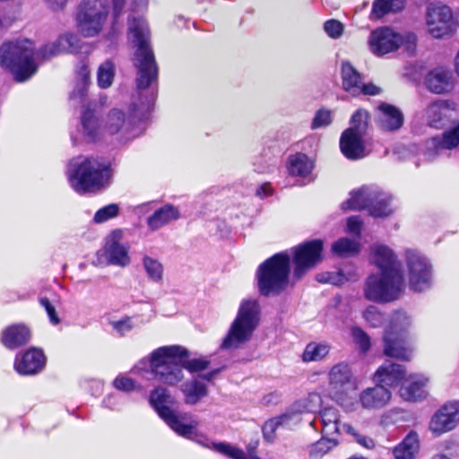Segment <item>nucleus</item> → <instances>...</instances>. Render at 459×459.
I'll use <instances>...</instances> for the list:
<instances>
[{
    "instance_id": "f257e3e1",
    "label": "nucleus",
    "mask_w": 459,
    "mask_h": 459,
    "mask_svg": "<svg viewBox=\"0 0 459 459\" xmlns=\"http://www.w3.org/2000/svg\"><path fill=\"white\" fill-rule=\"evenodd\" d=\"M128 30L135 48L134 64L137 68L135 81L139 100L132 102L127 116L121 109H111L104 126L107 134H119L125 140L142 134V124L148 119L154 105L159 74V67L150 46V31L146 22L142 18H129Z\"/></svg>"
},
{
    "instance_id": "f03ea898",
    "label": "nucleus",
    "mask_w": 459,
    "mask_h": 459,
    "mask_svg": "<svg viewBox=\"0 0 459 459\" xmlns=\"http://www.w3.org/2000/svg\"><path fill=\"white\" fill-rule=\"evenodd\" d=\"M70 185L79 194L98 191L109 184L112 169L109 162L95 158L77 157L67 169Z\"/></svg>"
},
{
    "instance_id": "7ed1b4c3",
    "label": "nucleus",
    "mask_w": 459,
    "mask_h": 459,
    "mask_svg": "<svg viewBox=\"0 0 459 459\" xmlns=\"http://www.w3.org/2000/svg\"><path fill=\"white\" fill-rule=\"evenodd\" d=\"M290 256L286 252L273 255L264 261L257 268L255 278L261 296H279L289 286Z\"/></svg>"
},
{
    "instance_id": "20e7f679",
    "label": "nucleus",
    "mask_w": 459,
    "mask_h": 459,
    "mask_svg": "<svg viewBox=\"0 0 459 459\" xmlns=\"http://www.w3.org/2000/svg\"><path fill=\"white\" fill-rule=\"evenodd\" d=\"M261 307L257 299H244L238 307L237 316L223 338L221 350H237L248 342L258 327Z\"/></svg>"
},
{
    "instance_id": "39448f33",
    "label": "nucleus",
    "mask_w": 459,
    "mask_h": 459,
    "mask_svg": "<svg viewBox=\"0 0 459 459\" xmlns=\"http://www.w3.org/2000/svg\"><path fill=\"white\" fill-rule=\"evenodd\" d=\"M189 351L181 346H163L154 350L150 356V368L153 378L169 385H175L184 378L181 360Z\"/></svg>"
},
{
    "instance_id": "423d86ee",
    "label": "nucleus",
    "mask_w": 459,
    "mask_h": 459,
    "mask_svg": "<svg viewBox=\"0 0 459 459\" xmlns=\"http://www.w3.org/2000/svg\"><path fill=\"white\" fill-rule=\"evenodd\" d=\"M33 56L31 42L28 39L6 41L0 47V65L8 69L20 82L37 72Z\"/></svg>"
},
{
    "instance_id": "0eeeda50",
    "label": "nucleus",
    "mask_w": 459,
    "mask_h": 459,
    "mask_svg": "<svg viewBox=\"0 0 459 459\" xmlns=\"http://www.w3.org/2000/svg\"><path fill=\"white\" fill-rule=\"evenodd\" d=\"M173 398L169 391L161 386L156 387L150 394V403L158 412L159 416L179 436L186 438H192L196 435V426L198 421L191 420L190 423H186L191 419L187 413H177L169 404L172 403Z\"/></svg>"
},
{
    "instance_id": "6e6552de",
    "label": "nucleus",
    "mask_w": 459,
    "mask_h": 459,
    "mask_svg": "<svg viewBox=\"0 0 459 459\" xmlns=\"http://www.w3.org/2000/svg\"><path fill=\"white\" fill-rule=\"evenodd\" d=\"M390 195L380 191L377 186H362L351 193V197L342 204V209H368L373 217H386L393 212Z\"/></svg>"
},
{
    "instance_id": "1a4fd4ad",
    "label": "nucleus",
    "mask_w": 459,
    "mask_h": 459,
    "mask_svg": "<svg viewBox=\"0 0 459 459\" xmlns=\"http://www.w3.org/2000/svg\"><path fill=\"white\" fill-rule=\"evenodd\" d=\"M404 288L403 274L373 273L366 280L364 296L370 301L386 303L399 299Z\"/></svg>"
},
{
    "instance_id": "9d476101",
    "label": "nucleus",
    "mask_w": 459,
    "mask_h": 459,
    "mask_svg": "<svg viewBox=\"0 0 459 459\" xmlns=\"http://www.w3.org/2000/svg\"><path fill=\"white\" fill-rule=\"evenodd\" d=\"M368 113L357 110L351 119V127L344 130L340 138V149L349 160H359L367 156L363 137L368 130Z\"/></svg>"
},
{
    "instance_id": "9b49d317",
    "label": "nucleus",
    "mask_w": 459,
    "mask_h": 459,
    "mask_svg": "<svg viewBox=\"0 0 459 459\" xmlns=\"http://www.w3.org/2000/svg\"><path fill=\"white\" fill-rule=\"evenodd\" d=\"M108 13L107 0H83L77 14L80 32L84 37H94L99 34Z\"/></svg>"
},
{
    "instance_id": "f8f14e48",
    "label": "nucleus",
    "mask_w": 459,
    "mask_h": 459,
    "mask_svg": "<svg viewBox=\"0 0 459 459\" xmlns=\"http://www.w3.org/2000/svg\"><path fill=\"white\" fill-rule=\"evenodd\" d=\"M405 262L410 289L414 292L429 290L433 283V270L429 260L420 252L408 249L405 252Z\"/></svg>"
},
{
    "instance_id": "ddd939ff",
    "label": "nucleus",
    "mask_w": 459,
    "mask_h": 459,
    "mask_svg": "<svg viewBox=\"0 0 459 459\" xmlns=\"http://www.w3.org/2000/svg\"><path fill=\"white\" fill-rule=\"evenodd\" d=\"M415 41L413 33L402 35L389 27H381L370 33L368 44L372 53L381 56L398 49L404 43L415 45Z\"/></svg>"
},
{
    "instance_id": "4468645a",
    "label": "nucleus",
    "mask_w": 459,
    "mask_h": 459,
    "mask_svg": "<svg viewBox=\"0 0 459 459\" xmlns=\"http://www.w3.org/2000/svg\"><path fill=\"white\" fill-rule=\"evenodd\" d=\"M323 241L313 239L306 241L294 248L293 277L301 279L306 273L317 264L322 259Z\"/></svg>"
},
{
    "instance_id": "2eb2a0df",
    "label": "nucleus",
    "mask_w": 459,
    "mask_h": 459,
    "mask_svg": "<svg viewBox=\"0 0 459 459\" xmlns=\"http://www.w3.org/2000/svg\"><path fill=\"white\" fill-rule=\"evenodd\" d=\"M356 380L351 367L345 362L334 365L329 372V385L333 399L343 405L349 391L355 387Z\"/></svg>"
},
{
    "instance_id": "dca6fc26",
    "label": "nucleus",
    "mask_w": 459,
    "mask_h": 459,
    "mask_svg": "<svg viewBox=\"0 0 459 459\" xmlns=\"http://www.w3.org/2000/svg\"><path fill=\"white\" fill-rule=\"evenodd\" d=\"M452 11L447 5L430 4L427 12V25L434 38H442L451 30Z\"/></svg>"
},
{
    "instance_id": "f3484780",
    "label": "nucleus",
    "mask_w": 459,
    "mask_h": 459,
    "mask_svg": "<svg viewBox=\"0 0 459 459\" xmlns=\"http://www.w3.org/2000/svg\"><path fill=\"white\" fill-rule=\"evenodd\" d=\"M459 422V402L454 401L443 405L431 418L429 429L440 435L454 429Z\"/></svg>"
},
{
    "instance_id": "a211bd4d",
    "label": "nucleus",
    "mask_w": 459,
    "mask_h": 459,
    "mask_svg": "<svg viewBox=\"0 0 459 459\" xmlns=\"http://www.w3.org/2000/svg\"><path fill=\"white\" fill-rule=\"evenodd\" d=\"M46 359L42 350L31 347L25 352L16 355L14 369L20 375H36L45 368Z\"/></svg>"
},
{
    "instance_id": "6ab92c4d",
    "label": "nucleus",
    "mask_w": 459,
    "mask_h": 459,
    "mask_svg": "<svg viewBox=\"0 0 459 459\" xmlns=\"http://www.w3.org/2000/svg\"><path fill=\"white\" fill-rule=\"evenodd\" d=\"M412 349L409 343V336L403 333L394 334L385 332L384 335V353L397 359L408 361L411 358Z\"/></svg>"
},
{
    "instance_id": "aec40b11",
    "label": "nucleus",
    "mask_w": 459,
    "mask_h": 459,
    "mask_svg": "<svg viewBox=\"0 0 459 459\" xmlns=\"http://www.w3.org/2000/svg\"><path fill=\"white\" fill-rule=\"evenodd\" d=\"M372 263L379 269L380 273L403 274L400 263L394 251L385 245H374L371 247Z\"/></svg>"
},
{
    "instance_id": "412c9836",
    "label": "nucleus",
    "mask_w": 459,
    "mask_h": 459,
    "mask_svg": "<svg viewBox=\"0 0 459 459\" xmlns=\"http://www.w3.org/2000/svg\"><path fill=\"white\" fill-rule=\"evenodd\" d=\"M426 87L433 93L443 94L454 88L453 73L443 66L437 67L428 73L425 77Z\"/></svg>"
},
{
    "instance_id": "4be33fe9",
    "label": "nucleus",
    "mask_w": 459,
    "mask_h": 459,
    "mask_svg": "<svg viewBox=\"0 0 459 459\" xmlns=\"http://www.w3.org/2000/svg\"><path fill=\"white\" fill-rule=\"evenodd\" d=\"M403 366L391 360L385 361L374 374V381L384 386L398 385L405 377Z\"/></svg>"
},
{
    "instance_id": "5701e85b",
    "label": "nucleus",
    "mask_w": 459,
    "mask_h": 459,
    "mask_svg": "<svg viewBox=\"0 0 459 459\" xmlns=\"http://www.w3.org/2000/svg\"><path fill=\"white\" fill-rule=\"evenodd\" d=\"M377 122L378 126L387 132L396 131L403 124V115L402 111L388 103H381L377 107Z\"/></svg>"
},
{
    "instance_id": "b1692460",
    "label": "nucleus",
    "mask_w": 459,
    "mask_h": 459,
    "mask_svg": "<svg viewBox=\"0 0 459 459\" xmlns=\"http://www.w3.org/2000/svg\"><path fill=\"white\" fill-rule=\"evenodd\" d=\"M391 399V392L384 385L377 384L368 387L359 394V403L364 409L377 410L387 404Z\"/></svg>"
},
{
    "instance_id": "393cba45",
    "label": "nucleus",
    "mask_w": 459,
    "mask_h": 459,
    "mask_svg": "<svg viewBox=\"0 0 459 459\" xmlns=\"http://www.w3.org/2000/svg\"><path fill=\"white\" fill-rule=\"evenodd\" d=\"M75 41L76 37L72 34L61 36L55 42L41 47L37 52V56L43 60H48L62 53L75 52L78 48L77 46H74Z\"/></svg>"
},
{
    "instance_id": "a878e982",
    "label": "nucleus",
    "mask_w": 459,
    "mask_h": 459,
    "mask_svg": "<svg viewBox=\"0 0 459 459\" xmlns=\"http://www.w3.org/2000/svg\"><path fill=\"white\" fill-rule=\"evenodd\" d=\"M120 238L119 231H114L108 238L105 246V255L110 264L126 266L130 263L128 249L118 242Z\"/></svg>"
},
{
    "instance_id": "bb28decb",
    "label": "nucleus",
    "mask_w": 459,
    "mask_h": 459,
    "mask_svg": "<svg viewBox=\"0 0 459 459\" xmlns=\"http://www.w3.org/2000/svg\"><path fill=\"white\" fill-rule=\"evenodd\" d=\"M459 144V124L450 130L445 131L442 137L435 136L427 142V154L429 157L437 155L442 150H451Z\"/></svg>"
},
{
    "instance_id": "cd10ccee",
    "label": "nucleus",
    "mask_w": 459,
    "mask_h": 459,
    "mask_svg": "<svg viewBox=\"0 0 459 459\" xmlns=\"http://www.w3.org/2000/svg\"><path fill=\"white\" fill-rule=\"evenodd\" d=\"M428 379L423 376L413 375L405 379L400 388L401 397L409 402L422 400L427 395L425 389Z\"/></svg>"
},
{
    "instance_id": "c85d7f7f",
    "label": "nucleus",
    "mask_w": 459,
    "mask_h": 459,
    "mask_svg": "<svg viewBox=\"0 0 459 459\" xmlns=\"http://www.w3.org/2000/svg\"><path fill=\"white\" fill-rule=\"evenodd\" d=\"M30 339V332L23 325H13L5 328L2 333L1 342L10 350H14L25 345Z\"/></svg>"
},
{
    "instance_id": "c756f323",
    "label": "nucleus",
    "mask_w": 459,
    "mask_h": 459,
    "mask_svg": "<svg viewBox=\"0 0 459 459\" xmlns=\"http://www.w3.org/2000/svg\"><path fill=\"white\" fill-rule=\"evenodd\" d=\"M178 218V209L172 204H166L148 217L147 225L152 230H157Z\"/></svg>"
},
{
    "instance_id": "7c9ffc66",
    "label": "nucleus",
    "mask_w": 459,
    "mask_h": 459,
    "mask_svg": "<svg viewBox=\"0 0 459 459\" xmlns=\"http://www.w3.org/2000/svg\"><path fill=\"white\" fill-rule=\"evenodd\" d=\"M342 88L352 96L359 95L360 74L349 61H342L341 66Z\"/></svg>"
},
{
    "instance_id": "2f4dec72",
    "label": "nucleus",
    "mask_w": 459,
    "mask_h": 459,
    "mask_svg": "<svg viewBox=\"0 0 459 459\" xmlns=\"http://www.w3.org/2000/svg\"><path fill=\"white\" fill-rule=\"evenodd\" d=\"M81 123L88 141L95 142L100 138V127L99 118L95 115L94 110L91 108L90 105L83 107Z\"/></svg>"
},
{
    "instance_id": "473e14b6",
    "label": "nucleus",
    "mask_w": 459,
    "mask_h": 459,
    "mask_svg": "<svg viewBox=\"0 0 459 459\" xmlns=\"http://www.w3.org/2000/svg\"><path fill=\"white\" fill-rule=\"evenodd\" d=\"M181 391L185 396V403L190 405L196 404L208 395L206 385L197 379L185 382L181 385Z\"/></svg>"
},
{
    "instance_id": "72a5a7b5",
    "label": "nucleus",
    "mask_w": 459,
    "mask_h": 459,
    "mask_svg": "<svg viewBox=\"0 0 459 459\" xmlns=\"http://www.w3.org/2000/svg\"><path fill=\"white\" fill-rule=\"evenodd\" d=\"M420 448L419 436L416 432L411 431L403 442L394 449V459H414Z\"/></svg>"
},
{
    "instance_id": "f704fd0d",
    "label": "nucleus",
    "mask_w": 459,
    "mask_h": 459,
    "mask_svg": "<svg viewBox=\"0 0 459 459\" xmlns=\"http://www.w3.org/2000/svg\"><path fill=\"white\" fill-rule=\"evenodd\" d=\"M319 417L323 425V433L325 436L341 433V421L339 419V411L333 407H325L320 413Z\"/></svg>"
},
{
    "instance_id": "c9c22d12",
    "label": "nucleus",
    "mask_w": 459,
    "mask_h": 459,
    "mask_svg": "<svg viewBox=\"0 0 459 459\" xmlns=\"http://www.w3.org/2000/svg\"><path fill=\"white\" fill-rule=\"evenodd\" d=\"M256 445L257 443H255L254 446L249 445L247 446L248 455H246L243 450L223 442L212 443V447L216 452L227 455L232 459H260L259 457L253 455Z\"/></svg>"
},
{
    "instance_id": "e433bc0d",
    "label": "nucleus",
    "mask_w": 459,
    "mask_h": 459,
    "mask_svg": "<svg viewBox=\"0 0 459 459\" xmlns=\"http://www.w3.org/2000/svg\"><path fill=\"white\" fill-rule=\"evenodd\" d=\"M289 171L293 176L306 177L313 169V162L304 153H297L289 158Z\"/></svg>"
},
{
    "instance_id": "4c0bfd02",
    "label": "nucleus",
    "mask_w": 459,
    "mask_h": 459,
    "mask_svg": "<svg viewBox=\"0 0 459 459\" xmlns=\"http://www.w3.org/2000/svg\"><path fill=\"white\" fill-rule=\"evenodd\" d=\"M403 6L404 0H375L372 6L371 16L379 19L389 13L401 11Z\"/></svg>"
},
{
    "instance_id": "58836bf2",
    "label": "nucleus",
    "mask_w": 459,
    "mask_h": 459,
    "mask_svg": "<svg viewBox=\"0 0 459 459\" xmlns=\"http://www.w3.org/2000/svg\"><path fill=\"white\" fill-rule=\"evenodd\" d=\"M411 325V317L404 311H396L393 314L390 325L385 332H393L394 334L403 333L408 335V329Z\"/></svg>"
},
{
    "instance_id": "ea45409f",
    "label": "nucleus",
    "mask_w": 459,
    "mask_h": 459,
    "mask_svg": "<svg viewBox=\"0 0 459 459\" xmlns=\"http://www.w3.org/2000/svg\"><path fill=\"white\" fill-rule=\"evenodd\" d=\"M143 266L150 281L159 283L163 279V265L157 259L144 255L143 257Z\"/></svg>"
},
{
    "instance_id": "a19ab883",
    "label": "nucleus",
    "mask_w": 459,
    "mask_h": 459,
    "mask_svg": "<svg viewBox=\"0 0 459 459\" xmlns=\"http://www.w3.org/2000/svg\"><path fill=\"white\" fill-rule=\"evenodd\" d=\"M115 76V65L111 60H106L98 69L97 80L98 85L101 89H107L111 86Z\"/></svg>"
},
{
    "instance_id": "79ce46f5",
    "label": "nucleus",
    "mask_w": 459,
    "mask_h": 459,
    "mask_svg": "<svg viewBox=\"0 0 459 459\" xmlns=\"http://www.w3.org/2000/svg\"><path fill=\"white\" fill-rule=\"evenodd\" d=\"M446 108L443 101L430 104L427 109V118L429 125L435 128H439L446 117Z\"/></svg>"
},
{
    "instance_id": "37998d69",
    "label": "nucleus",
    "mask_w": 459,
    "mask_h": 459,
    "mask_svg": "<svg viewBox=\"0 0 459 459\" xmlns=\"http://www.w3.org/2000/svg\"><path fill=\"white\" fill-rule=\"evenodd\" d=\"M332 251L338 256H349L359 253V245L348 238H342L333 244Z\"/></svg>"
},
{
    "instance_id": "c03bdc74",
    "label": "nucleus",
    "mask_w": 459,
    "mask_h": 459,
    "mask_svg": "<svg viewBox=\"0 0 459 459\" xmlns=\"http://www.w3.org/2000/svg\"><path fill=\"white\" fill-rule=\"evenodd\" d=\"M330 348L324 343H308L303 352L302 358L306 362L317 361L329 353Z\"/></svg>"
},
{
    "instance_id": "a18cd8bd",
    "label": "nucleus",
    "mask_w": 459,
    "mask_h": 459,
    "mask_svg": "<svg viewBox=\"0 0 459 459\" xmlns=\"http://www.w3.org/2000/svg\"><path fill=\"white\" fill-rule=\"evenodd\" d=\"M305 409L306 407H301L299 403L295 404L292 408L276 418L281 426L291 428L292 426L298 425L301 421L300 415L305 411Z\"/></svg>"
},
{
    "instance_id": "49530a36",
    "label": "nucleus",
    "mask_w": 459,
    "mask_h": 459,
    "mask_svg": "<svg viewBox=\"0 0 459 459\" xmlns=\"http://www.w3.org/2000/svg\"><path fill=\"white\" fill-rule=\"evenodd\" d=\"M338 444L333 437H322L310 446L309 455L313 458H321Z\"/></svg>"
},
{
    "instance_id": "de8ad7c7",
    "label": "nucleus",
    "mask_w": 459,
    "mask_h": 459,
    "mask_svg": "<svg viewBox=\"0 0 459 459\" xmlns=\"http://www.w3.org/2000/svg\"><path fill=\"white\" fill-rule=\"evenodd\" d=\"M188 357H182L181 365L182 369L185 368L190 373L201 372L208 368L210 361L204 358L187 359Z\"/></svg>"
},
{
    "instance_id": "09e8293b",
    "label": "nucleus",
    "mask_w": 459,
    "mask_h": 459,
    "mask_svg": "<svg viewBox=\"0 0 459 459\" xmlns=\"http://www.w3.org/2000/svg\"><path fill=\"white\" fill-rule=\"evenodd\" d=\"M351 335L354 342L359 346L360 351L366 353L369 351L371 342L368 334L359 326H353L351 328Z\"/></svg>"
},
{
    "instance_id": "8fccbe9b",
    "label": "nucleus",
    "mask_w": 459,
    "mask_h": 459,
    "mask_svg": "<svg viewBox=\"0 0 459 459\" xmlns=\"http://www.w3.org/2000/svg\"><path fill=\"white\" fill-rule=\"evenodd\" d=\"M118 212L119 207L117 204H108L96 212L93 221L96 223H102L111 218L116 217L118 214Z\"/></svg>"
},
{
    "instance_id": "3c124183",
    "label": "nucleus",
    "mask_w": 459,
    "mask_h": 459,
    "mask_svg": "<svg viewBox=\"0 0 459 459\" xmlns=\"http://www.w3.org/2000/svg\"><path fill=\"white\" fill-rule=\"evenodd\" d=\"M332 123V112L325 108H320L315 114L312 120L311 128L313 130L327 126Z\"/></svg>"
},
{
    "instance_id": "603ef678",
    "label": "nucleus",
    "mask_w": 459,
    "mask_h": 459,
    "mask_svg": "<svg viewBox=\"0 0 459 459\" xmlns=\"http://www.w3.org/2000/svg\"><path fill=\"white\" fill-rule=\"evenodd\" d=\"M364 318L372 327H378L384 322V316L375 306H369L364 312Z\"/></svg>"
},
{
    "instance_id": "864d4df0",
    "label": "nucleus",
    "mask_w": 459,
    "mask_h": 459,
    "mask_svg": "<svg viewBox=\"0 0 459 459\" xmlns=\"http://www.w3.org/2000/svg\"><path fill=\"white\" fill-rule=\"evenodd\" d=\"M316 279L319 282L339 285L344 281V276L340 272H325L316 274Z\"/></svg>"
},
{
    "instance_id": "5fc2aeb1",
    "label": "nucleus",
    "mask_w": 459,
    "mask_h": 459,
    "mask_svg": "<svg viewBox=\"0 0 459 459\" xmlns=\"http://www.w3.org/2000/svg\"><path fill=\"white\" fill-rule=\"evenodd\" d=\"M280 426H281V424L279 423L276 417L272 418L264 422V424L262 428V431H263L264 438L268 443H273L274 441L275 431L278 429V427H280Z\"/></svg>"
},
{
    "instance_id": "6e6d98bb",
    "label": "nucleus",
    "mask_w": 459,
    "mask_h": 459,
    "mask_svg": "<svg viewBox=\"0 0 459 459\" xmlns=\"http://www.w3.org/2000/svg\"><path fill=\"white\" fill-rule=\"evenodd\" d=\"M324 29L326 34L333 39L341 37L343 32L342 23L333 19L326 21Z\"/></svg>"
},
{
    "instance_id": "4d7b16f0",
    "label": "nucleus",
    "mask_w": 459,
    "mask_h": 459,
    "mask_svg": "<svg viewBox=\"0 0 459 459\" xmlns=\"http://www.w3.org/2000/svg\"><path fill=\"white\" fill-rule=\"evenodd\" d=\"M39 304L45 308L50 323L54 325H58L60 323V318L50 300L44 297L39 299Z\"/></svg>"
},
{
    "instance_id": "13d9d810",
    "label": "nucleus",
    "mask_w": 459,
    "mask_h": 459,
    "mask_svg": "<svg viewBox=\"0 0 459 459\" xmlns=\"http://www.w3.org/2000/svg\"><path fill=\"white\" fill-rule=\"evenodd\" d=\"M113 385L115 388L124 392L133 391L136 385L135 382L129 377H117L113 381Z\"/></svg>"
},
{
    "instance_id": "bf43d9fd",
    "label": "nucleus",
    "mask_w": 459,
    "mask_h": 459,
    "mask_svg": "<svg viewBox=\"0 0 459 459\" xmlns=\"http://www.w3.org/2000/svg\"><path fill=\"white\" fill-rule=\"evenodd\" d=\"M113 329L117 331L120 335H125L134 328V325L130 317H125L118 321H113L110 323Z\"/></svg>"
},
{
    "instance_id": "052dcab7",
    "label": "nucleus",
    "mask_w": 459,
    "mask_h": 459,
    "mask_svg": "<svg viewBox=\"0 0 459 459\" xmlns=\"http://www.w3.org/2000/svg\"><path fill=\"white\" fill-rule=\"evenodd\" d=\"M362 221L358 216H351L347 220L348 231L357 237L360 236Z\"/></svg>"
},
{
    "instance_id": "680f3d73",
    "label": "nucleus",
    "mask_w": 459,
    "mask_h": 459,
    "mask_svg": "<svg viewBox=\"0 0 459 459\" xmlns=\"http://www.w3.org/2000/svg\"><path fill=\"white\" fill-rule=\"evenodd\" d=\"M359 90H360L359 94L363 93L364 95L374 96L380 92V89L377 86H376L372 83L364 84L362 82L359 84Z\"/></svg>"
},
{
    "instance_id": "e2e57ef3",
    "label": "nucleus",
    "mask_w": 459,
    "mask_h": 459,
    "mask_svg": "<svg viewBox=\"0 0 459 459\" xmlns=\"http://www.w3.org/2000/svg\"><path fill=\"white\" fill-rule=\"evenodd\" d=\"M355 440L361 446H363L365 448H368V449H371V448H373L375 446L374 440L372 438L367 437V436H363V435L358 434L356 436V437H355Z\"/></svg>"
},
{
    "instance_id": "0e129e2a",
    "label": "nucleus",
    "mask_w": 459,
    "mask_h": 459,
    "mask_svg": "<svg viewBox=\"0 0 459 459\" xmlns=\"http://www.w3.org/2000/svg\"><path fill=\"white\" fill-rule=\"evenodd\" d=\"M114 18L117 19L123 12L126 0H112Z\"/></svg>"
},
{
    "instance_id": "69168bd1",
    "label": "nucleus",
    "mask_w": 459,
    "mask_h": 459,
    "mask_svg": "<svg viewBox=\"0 0 459 459\" xmlns=\"http://www.w3.org/2000/svg\"><path fill=\"white\" fill-rule=\"evenodd\" d=\"M272 190L273 189H272L270 184H268V183L263 184L262 186L257 187L256 195L261 198H264L265 196L271 195Z\"/></svg>"
},
{
    "instance_id": "338daca9",
    "label": "nucleus",
    "mask_w": 459,
    "mask_h": 459,
    "mask_svg": "<svg viewBox=\"0 0 459 459\" xmlns=\"http://www.w3.org/2000/svg\"><path fill=\"white\" fill-rule=\"evenodd\" d=\"M87 80H88V74H85L82 78V86L81 87H77L73 94H72V97L74 98L76 96H78L79 98H82L85 93H86V82H87Z\"/></svg>"
},
{
    "instance_id": "774afa93",
    "label": "nucleus",
    "mask_w": 459,
    "mask_h": 459,
    "mask_svg": "<svg viewBox=\"0 0 459 459\" xmlns=\"http://www.w3.org/2000/svg\"><path fill=\"white\" fill-rule=\"evenodd\" d=\"M47 2L53 11H59L65 6L67 0H47Z\"/></svg>"
}]
</instances>
